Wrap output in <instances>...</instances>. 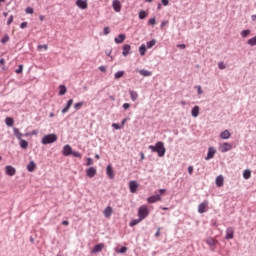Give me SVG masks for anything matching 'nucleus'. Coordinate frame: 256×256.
<instances>
[{"label": "nucleus", "instance_id": "obj_1", "mask_svg": "<svg viewBox=\"0 0 256 256\" xmlns=\"http://www.w3.org/2000/svg\"><path fill=\"white\" fill-rule=\"evenodd\" d=\"M148 149H150L152 153H157L158 157H165V153H167L165 144L161 141L157 142L155 145L148 146Z\"/></svg>", "mask_w": 256, "mask_h": 256}, {"label": "nucleus", "instance_id": "obj_2", "mask_svg": "<svg viewBox=\"0 0 256 256\" xmlns=\"http://www.w3.org/2000/svg\"><path fill=\"white\" fill-rule=\"evenodd\" d=\"M57 139H58L57 134L52 133L42 137L41 143L42 145H51V143H55Z\"/></svg>", "mask_w": 256, "mask_h": 256}, {"label": "nucleus", "instance_id": "obj_3", "mask_svg": "<svg viewBox=\"0 0 256 256\" xmlns=\"http://www.w3.org/2000/svg\"><path fill=\"white\" fill-rule=\"evenodd\" d=\"M138 217L140 220L147 219L149 217V207L142 205L138 208Z\"/></svg>", "mask_w": 256, "mask_h": 256}, {"label": "nucleus", "instance_id": "obj_4", "mask_svg": "<svg viewBox=\"0 0 256 256\" xmlns=\"http://www.w3.org/2000/svg\"><path fill=\"white\" fill-rule=\"evenodd\" d=\"M215 153H217V150L215 149V147L210 146L208 148V153H207V156L205 157V161H209L213 159V157H215Z\"/></svg>", "mask_w": 256, "mask_h": 256}, {"label": "nucleus", "instance_id": "obj_5", "mask_svg": "<svg viewBox=\"0 0 256 256\" xmlns=\"http://www.w3.org/2000/svg\"><path fill=\"white\" fill-rule=\"evenodd\" d=\"M233 149V145L229 144V142H224L220 145L221 153H227V151H231Z\"/></svg>", "mask_w": 256, "mask_h": 256}, {"label": "nucleus", "instance_id": "obj_6", "mask_svg": "<svg viewBox=\"0 0 256 256\" xmlns=\"http://www.w3.org/2000/svg\"><path fill=\"white\" fill-rule=\"evenodd\" d=\"M129 189L131 193H137V189H139V184L137 181L132 180L129 182Z\"/></svg>", "mask_w": 256, "mask_h": 256}, {"label": "nucleus", "instance_id": "obj_7", "mask_svg": "<svg viewBox=\"0 0 256 256\" xmlns=\"http://www.w3.org/2000/svg\"><path fill=\"white\" fill-rule=\"evenodd\" d=\"M62 153H63L64 157H69V155H71V153H73V148H71V145L66 144L63 147Z\"/></svg>", "mask_w": 256, "mask_h": 256}, {"label": "nucleus", "instance_id": "obj_8", "mask_svg": "<svg viewBox=\"0 0 256 256\" xmlns=\"http://www.w3.org/2000/svg\"><path fill=\"white\" fill-rule=\"evenodd\" d=\"M15 173H17L15 167L11 165L6 166V175H8L9 177H13Z\"/></svg>", "mask_w": 256, "mask_h": 256}, {"label": "nucleus", "instance_id": "obj_9", "mask_svg": "<svg viewBox=\"0 0 256 256\" xmlns=\"http://www.w3.org/2000/svg\"><path fill=\"white\" fill-rule=\"evenodd\" d=\"M157 201H161V195L159 194L152 195L147 198L148 203H157Z\"/></svg>", "mask_w": 256, "mask_h": 256}, {"label": "nucleus", "instance_id": "obj_10", "mask_svg": "<svg viewBox=\"0 0 256 256\" xmlns=\"http://www.w3.org/2000/svg\"><path fill=\"white\" fill-rule=\"evenodd\" d=\"M235 237V231L232 227H228L226 229V236L225 239H233Z\"/></svg>", "mask_w": 256, "mask_h": 256}, {"label": "nucleus", "instance_id": "obj_11", "mask_svg": "<svg viewBox=\"0 0 256 256\" xmlns=\"http://www.w3.org/2000/svg\"><path fill=\"white\" fill-rule=\"evenodd\" d=\"M87 177H89L90 179L95 177V175H97V169H95V167H90L87 169L86 172Z\"/></svg>", "mask_w": 256, "mask_h": 256}, {"label": "nucleus", "instance_id": "obj_12", "mask_svg": "<svg viewBox=\"0 0 256 256\" xmlns=\"http://www.w3.org/2000/svg\"><path fill=\"white\" fill-rule=\"evenodd\" d=\"M112 5H113V9H114V11H116V13L121 12V2L119 0H113Z\"/></svg>", "mask_w": 256, "mask_h": 256}, {"label": "nucleus", "instance_id": "obj_13", "mask_svg": "<svg viewBox=\"0 0 256 256\" xmlns=\"http://www.w3.org/2000/svg\"><path fill=\"white\" fill-rule=\"evenodd\" d=\"M37 168V164H35V161H30L28 163V165L26 166L27 171H29V173H33V171H35V169Z\"/></svg>", "mask_w": 256, "mask_h": 256}, {"label": "nucleus", "instance_id": "obj_14", "mask_svg": "<svg viewBox=\"0 0 256 256\" xmlns=\"http://www.w3.org/2000/svg\"><path fill=\"white\" fill-rule=\"evenodd\" d=\"M104 217H106V219H109V217H111V215H113V208L111 206H107L104 209Z\"/></svg>", "mask_w": 256, "mask_h": 256}, {"label": "nucleus", "instance_id": "obj_15", "mask_svg": "<svg viewBox=\"0 0 256 256\" xmlns=\"http://www.w3.org/2000/svg\"><path fill=\"white\" fill-rule=\"evenodd\" d=\"M130 54H131V45L125 44V45L123 46L122 55H123L124 57H127V55H130Z\"/></svg>", "mask_w": 256, "mask_h": 256}, {"label": "nucleus", "instance_id": "obj_16", "mask_svg": "<svg viewBox=\"0 0 256 256\" xmlns=\"http://www.w3.org/2000/svg\"><path fill=\"white\" fill-rule=\"evenodd\" d=\"M126 37H127V36H126L125 34H119L118 37H116V38L114 39V41H115V43H116L117 45H121V43H123V41H125Z\"/></svg>", "mask_w": 256, "mask_h": 256}, {"label": "nucleus", "instance_id": "obj_17", "mask_svg": "<svg viewBox=\"0 0 256 256\" xmlns=\"http://www.w3.org/2000/svg\"><path fill=\"white\" fill-rule=\"evenodd\" d=\"M219 137H220V139H224V140L230 139V137H231V132H229V130H224V131H222V132L220 133Z\"/></svg>", "mask_w": 256, "mask_h": 256}, {"label": "nucleus", "instance_id": "obj_18", "mask_svg": "<svg viewBox=\"0 0 256 256\" xmlns=\"http://www.w3.org/2000/svg\"><path fill=\"white\" fill-rule=\"evenodd\" d=\"M76 5L79 9H87V1L85 0H77Z\"/></svg>", "mask_w": 256, "mask_h": 256}, {"label": "nucleus", "instance_id": "obj_19", "mask_svg": "<svg viewBox=\"0 0 256 256\" xmlns=\"http://www.w3.org/2000/svg\"><path fill=\"white\" fill-rule=\"evenodd\" d=\"M71 105H73V99H69L65 105V107L62 109V113L65 114L71 109Z\"/></svg>", "mask_w": 256, "mask_h": 256}, {"label": "nucleus", "instance_id": "obj_20", "mask_svg": "<svg viewBox=\"0 0 256 256\" xmlns=\"http://www.w3.org/2000/svg\"><path fill=\"white\" fill-rule=\"evenodd\" d=\"M139 75H142V77H151L153 75V72L145 69L138 70Z\"/></svg>", "mask_w": 256, "mask_h": 256}, {"label": "nucleus", "instance_id": "obj_21", "mask_svg": "<svg viewBox=\"0 0 256 256\" xmlns=\"http://www.w3.org/2000/svg\"><path fill=\"white\" fill-rule=\"evenodd\" d=\"M215 183H216L217 187H223V183H224L223 175L217 176L216 180H215Z\"/></svg>", "mask_w": 256, "mask_h": 256}, {"label": "nucleus", "instance_id": "obj_22", "mask_svg": "<svg viewBox=\"0 0 256 256\" xmlns=\"http://www.w3.org/2000/svg\"><path fill=\"white\" fill-rule=\"evenodd\" d=\"M103 244H96L92 249V253H101L103 251Z\"/></svg>", "mask_w": 256, "mask_h": 256}, {"label": "nucleus", "instance_id": "obj_23", "mask_svg": "<svg viewBox=\"0 0 256 256\" xmlns=\"http://www.w3.org/2000/svg\"><path fill=\"white\" fill-rule=\"evenodd\" d=\"M207 245H209V247H211L212 251H215V239H213L212 237L208 238L206 240Z\"/></svg>", "mask_w": 256, "mask_h": 256}, {"label": "nucleus", "instance_id": "obj_24", "mask_svg": "<svg viewBox=\"0 0 256 256\" xmlns=\"http://www.w3.org/2000/svg\"><path fill=\"white\" fill-rule=\"evenodd\" d=\"M106 173L108 175V177L110 179H113L115 177V174L113 172V168L111 167V165H108L107 168H106Z\"/></svg>", "mask_w": 256, "mask_h": 256}, {"label": "nucleus", "instance_id": "obj_25", "mask_svg": "<svg viewBox=\"0 0 256 256\" xmlns=\"http://www.w3.org/2000/svg\"><path fill=\"white\" fill-rule=\"evenodd\" d=\"M130 99L131 101H137L139 94H137V91L130 90L129 91Z\"/></svg>", "mask_w": 256, "mask_h": 256}, {"label": "nucleus", "instance_id": "obj_26", "mask_svg": "<svg viewBox=\"0 0 256 256\" xmlns=\"http://www.w3.org/2000/svg\"><path fill=\"white\" fill-rule=\"evenodd\" d=\"M20 141L19 145L22 149H27V147H29V142L23 138H20Z\"/></svg>", "mask_w": 256, "mask_h": 256}, {"label": "nucleus", "instance_id": "obj_27", "mask_svg": "<svg viewBox=\"0 0 256 256\" xmlns=\"http://www.w3.org/2000/svg\"><path fill=\"white\" fill-rule=\"evenodd\" d=\"M191 115L194 118L199 117V106H194L191 110Z\"/></svg>", "mask_w": 256, "mask_h": 256}, {"label": "nucleus", "instance_id": "obj_28", "mask_svg": "<svg viewBox=\"0 0 256 256\" xmlns=\"http://www.w3.org/2000/svg\"><path fill=\"white\" fill-rule=\"evenodd\" d=\"M205 209H207V203L202 202L198 206V213H205Z\"/></svg>", "mask_w": 256, "mask_h": 256}, {"label": "nucleus", "instance_id": "obj_29", "mask_svg": "<svg viewBox=\"0 0 256 256\" xmlns=\"http://www.w3.org/2000/svg\"><path fill=\"white\" fill-rule=\"evenodd\" d=\"M13 133L16 139H18V141L22 139L21 137H23V134L21 133V131H19L18 128H13Z\"/></svg>", "mask_w": 256, "mask_h": 256}, {"label": "nucleus", "instance_id": "obj_30", "mask_svg": "<svg viewBox=\"0 0 256 256\" xmlns=\"http://www.w3.org/2000/svg\"><path fill=\"white\" fill-rule=\"evenodd\" d=\"M14 123H15V120H13V118L11 117H7L5 119V124L7 125V127H13Z\"/></svg>", "mask_w": 256, "mask_h": 256}, {"label": "nucleus", "instance_id": "obj_31", "mask_svg": "<svg viewBox=\"0 0 256 256\" xmlns=\"http://www.w3.org/2000/svg\"><path fill=\"white\" fill-rule=\"evenodd\" d=\"M146 52H147V46L145 44H142L139 47V53H140L141 57H143Z\"/></svg>", "mask_w": 256, "mask_h": 256}, {"label": "nucleus", "instance_id": "obj_32", "mask_svg": "<svg viewBox=\"0 0 256 256\" xmlns=\"http://www.w3.org/2000/svg\"><path fill=\"white\" fill-rule=\"evenodd\" d=\"M156 43H157V40H155V39H152V40L146 42L147 49H151L152 47H155Z\"/></svg>", "mask_w": 256, "mask_h": 256}, {"label": "nucleus", "instance_id": "obj_33", "mask_svg": "<svg viewBox=\"0 0 256 256\" xmlns=\"http://www.w3.org/2000/svg\"><path fill=\"white\" fill-rule=\"evenodd\" d=\"M240 35H241V37H243L245 39L246 37H249V35H251V30H249V29L242 30Z\"/></svg>", "mask_w": 256, "mask_h": 256}, {"label": "nucleus", "instance_id": "obj_34", "mask_svg": "<svg viewBox=\"0 0 256 256\" xmlns=\"http://www.w3.org/2000/svg\"><path fill=\"white\" fill-rule=\"evenodd\" d=\"M141 221H143V220H141V218L138 217V219L132 220V221L130 222L129 226H130V227H135V225H139V223H141Z\"/></svg>", "mask_w": 256, "mask_h": 256}, {"label": "nucleus", "instance_id": "obj_35", "mask_svg": "<svg viewBox=\"0 0 256 256\" xmlns=\"http://www.w3.org/2000/svg\"><path fill=\"white\" fill-rule=\"evenodd\" d=\"M67 93V87L65 85H60L59 86V95H65Z\"/></svg>", "mask_w": 256, "mask_h": 256}, {"label": "nucleus", "instance_id": "obj_36", "mask_svg": "<svg viewBox=\"0 0 256 256\" xmlns=\"http://www.w3.org/2000/svg\"><path fill=\"white\" fill-rule=\"evenodd\" d=\"M123 75H125V71L120 70V71H117V72L114 74V77H115V79H121V77H123Z\"/></svg>", "mask_w": 256, "mask_h": 256}, {"label": "nucleus", "instance_id": "obj_37", "mask_svg": "<svg viewBox=\"0 0 256 256\" xmlns=\"http://www.w3.org/2000/svg\"><path fill=\"white\" fill-rule=\"evenodd\" d=\"M243 177L245 179H251V170H249V169L244 170Z\"/></svg>", "mask_w": 256, "mask_h": 256}, {"label": "nucleus", "instance_id": "obj_38", "mask_svg": "<svg viewBox=\"0 0 256 256\" xmlns=\"http://www.w3.org/2000/svg\"><path fill=\"white\" fill-rule=\"evenodd\" d=\"M83 105H85V102H83V101L78 102L74 105V109H76V111H79V109H81V107H83Z\"/></svg>", "mask_w": 256, "mask_h": 256}, {"label": "nucleus", "instance_id": "obj_39", "mask_svg": "<svg viewBox=\"0 0 256 256\" xmlns=\"http://www.w3.org/2000/svg\"><path fill=\"white\" fill-rule=\"evenodd\" d=\"M147 17V12H145L144 10H141L139 12V19H145Z\"/></svg>", "mask_w": 256, "mask_h": 256}, {"label": "nucleus", "instance_id": "obj_40", "mask_svg": "<svg viewBox=\"0 0 256 256\" xmlns=\"http://www.w3.org/2000/svg\"><path fill=\"white\" fill-rule=\"evenodd\" d=\"M8 41H9V35H5L2 39H1V43L3 44V45H5V43H8Z\"/></svg>", "mask_w": 256, "mask_h": 256}, {"label": "nucleus", "instance_id": "obj_41", "mask_svg": "<svg viewBox=\"0 0 256 256\" xmlns=\"http://www.w3.org/2000/svg\"><path fill=\"white\" fill-rule=\"evenodd\" d=\"M15 73H17L18 75L23 73V65H19L18 68L15 70Z\"/></svg>", "mask_w": 256, "mask_h": 256}, {"label": "nucleus", "instance_id": "obj_42", "mask_svg": "<svg viewBox=\"0 0 256 256\" xmlns=\"http://www.w3.org/2000/svg\"><path fill=\"white\" fill-rule=\"evenodd\" d=\"M33 7H27L26 9H25V12L28 14V15H33Z\"/></svg>", "mask_w": 256, "mask_h": 256}, {"label": "nucleus", "instance_id": "obj_43", "mask_svg": "<svg viewBox=\"0 0 256 256\" xmlns=\"http://www.w3.org/2000/svg\"><path fill=\"white\" fill-rule=\"evenodd\" d=\"M117 253H127V247L122 246L119 250H117Z\"/></svg>", "mask_w": 256, "mask_h": 256}, {"label": "nucleus", "instance_id": "obj_44", "mask_svg": "<svg viewBox=\"0 0 256 256\" xmlns=\"http://www.w3.org/2000/svg\"><path fill=\"white\" fill-rule=\"evenodd\" d=\"M218 67H219V69H221V70L227 69V65H225L224 62H219V63H218Z\"/></svg>", "mask_w": 256, "mask_h": 256}, {"label": "nucleus", "instance_id": "obj_45", "mask_svg": "<svg viewBox=\"0 0 256 256\" xmlns=\"http://www.w3.org/2000/svg\"><path fill=\"white\" fill-rule=\"evenodd\" d=\"M112 127H113V129H116L117 131H119V129H121V125H119L118 123H113Z\"/></svg>", "mask_w": 256, "mask_h": 256}, {"label": "nucleus", "instance_id": "obj_46", "mask_svg": "<svg viewBox=\"0 0 256 256\" xmlns=\"http://www.w3.org/2000/svg\"><path fill=\"white\" fill-rule=\"evenodd\" d=\"M38 49H39V50L44 49V51H47L48 46H47V44L38 45Z\"/></svg>", "mask_w": 256, "mask_h": 256}, {"label": "nucleus", "instance_id": "obj_47", "mask_svg": "<svg viewBox=\"0 0 256 256\" xmlns=\"http://www.w3.org/2000/svg\"><path fill=\"white\" fill-rule=\"evenodd\" d=\"M165 25H169V20H164L162 21L161 25H160V28L163 29V27H165Z\"/></svg>", "mask_w": 256, "mask_h": 256}, {"label": "nucleus", "instance_id": "obj_48", "mask_svg": "<svg viewBox=\"0 0 256 256\" xmlns=\"http://www.w3.org/2000/svg\"><path fill=\"white\" fill-rule=\"evenodd\" d=\"M196 89H197L198 95H203V90H202L201 86H196Z\"/></svg>", "mask_w": 256, "mask_h": 256}, {"label": "nucleus", "instance_id": "obj_49", "mask_svg": "<svg viewBox=\"0 0 256 256\" xmlns=\"http://www.w3.org/2000/svg\"><path fill=\"white\" fill-rule=\"evenodd\" d=\"M111 33V30L109 27H104V35H109Z\"/></svg>", "mask_w": 256, "mask_h": 256}, {"label": "nucleus", "instance_id": "obj_50", "mask_svg": "<svg viewBox=\"0 0 256 256\" xmlns=\"http://www.w3.org/2000/svg\"><path fill=\"white\" fill-rule=\"evenodd\" d=\"M86 165L89 167L91 165H93V159L92 158H87V163Z\"/></svg>", "mask_w": 256, "mask_h": 256}, {"label": "nucleus", "instance_id": "obj_51", "mask_svg": "<svg viewBox=\"0 0 256 256\" xmlns=\"http://www.w3.org/2000/svg\"><path fill=\"white\" fill-rule=\"evenodd\" d=\"M155 23H156V20H155V18H151L149 21H148V25H155Z\"/></svg>", "mask_w": 256, "mask_h": 256}, {"label": "nucleus", "instance_id": "obj_52", "mask_svg": "<svg viewBox=\"0 0 256 256\" xmlns=\"http://www.w3.org/2000/svg\"><path fill=\"white\" fill-rule=\"evenodd\" d=\"M71 155H73V157L81 158V153H79V152H73L72 151Z\"/></svg>", "mask_w": 256, "mask_h": 256}, {"label": "nucleus", "instance_id": "obj_53", "mask_svg": "<svg viewBox=\"0 0 256 256\" xmlns=\"http://www.w3.org/2000/svg\"><path fill=\"white\" fill-rule=\"evenodd\" d=\"M99 71H101L102 73H105L107 71V68L105 66H99Z\"/></svg>", "mask_w": 256, "mask_h": 256}, {"label": "nucleus", "instance_id": "obj_54", "mask_svg": "<svg viewBox=\"0 0 256 256\" xmlns=\"http://www.w3.org/2000/svg\"><path fill=\"white\" fill-rule=\"evenodd\" d=\"M13 23V15H11L7 20V25H11Z\"/></svg>", "mask_w": 256, "mask_h": 256}, {"label": "nucleus", "instance_id": "obj_55", "mask_svg": "<svg viewBox=\"0 0 256 256\" xmlns=\"http://www.w3.org/2000/svg\"><path fill=\"white\" fill-rule=\"evenodd\" d=\"M161 3L164 7H167V5H169V0H161Z\"/></svg>", "mask_w": 256, "mask_h": 256}, {"label": "nucleus", "instance_id": "obj_56", "mask_svg": "<svg viewBox=\"0 0 256 256\" xmlns=\"http://www.w3.org/2000/svg\"><path fill=\"white\" fill-rule=\"evenodd\" d=\"M188 173L189 175H193V166L188 167Z\"/></svg>", "mask_w": 256, "mask_h": 256}, {"label": "nucleus", "instance_id": "obj_57", "mask_svg": "<svg viewBox=\"0 0 256 256\" xmlns=\"http://www.w3.org/2000/svg\"><path fill=\"white\" fill-rule=\"evenodd\" d=\"M27 27V22H22L21 24H20V28L21 29H25Z\"/></svg>", "mask_w": 256, "mask_h": 256}, {"label": "nucleus", "instance_id": "obj_58", "mask_svg": "<svg viewBox=\"0 0 256 256\" xmlns=\"http://www.w3.org/2000/svg\"><path fill=\"white\" fill-rule=\"evenodd\" d=\"M122 107L123 109H129L131 105L129 103H124Z\"/></svg>", "mask_w": 256, "mask_h": 256}, {"label": "nucleus", "instance_id": "obj_59", "mask_svg": "<svg viewBox=\"0 0 256 256\" xmlns=\"http://www.w3.org/2000/svg\"><path fill=\"white\" fill-rule=\"evenodd\" d=\"M160 235H161V228H158L155 233V237H159Z\"/></svg>", "mask_w": 256, "mask_h": 256}, {"label": "nucleus", "instance_id": "obj_60", "mask_svg": "<svg viewBox=\"0 0 256 256\" xmlns=\"http://www.w3.org/2000/svg\"><path fill=\"white\" fill-rule=\"evenodd\" d=\"M125 123H127V118H124V119L121 121V127H124V126H125Z\"/></svg>", "mask_w": 256, "mask_h": 256}, {"label": "nucleus", "instance_id": "obj_61", "mask_svg": "<svg viewBox=\"0 0 256 256\" xmlns=\"http://www.w3.org/2000/svg\"><path fill=\"white\" fill-rule=\"evenodd\" d=\"M177 47L178 49H185L186 46L185 44H178Z\"/></svg>", "mask_w": 256, "mask_h": 256}, {"label": "nucleus", "instance_id": "obj_62", "mask_svg": "<svg viewBox=\"0 0 256 256\" xmlns=\"http://www.w3.org/2000/svg\"><path fill=\"white\" fill-rule=\"evenodd\" d=\"M0 65H5V59L3 58L0 59Z\"/></svg>", "mask_w": 256, "mask_h": 256}, {"label": "nucleus", "instance_id": "obj_63", "mask_svg": "<svg viewBox=\"0 0 256 256\" xmlns=\"http://www.w3.org/2000/svg\"><path fill=\"white\" fill-rule=\"evenodd\" d=\"M62 225H69V221H67V220H64L63 222H62Z\"/></svg>", "mask_w": 256, "mask_h": 256}, {"label": "nucleus", "instance_id": "obj_64", "mask_svg": "<svg viewBox=\"0 0 256 256\" xmlns=\"http://www.w3.org/2000/svg\"><path fill=\"white\" fill-rule=\"evenodd\" d=\"M252 21H256V15L251 16Z\"/></svg>", "mask_w": 256, "mask_h": 256}]
</instances>
